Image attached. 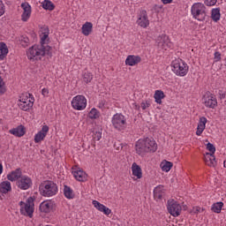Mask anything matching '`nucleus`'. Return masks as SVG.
Listing matches in <instances>:
<instances>
[{
	"instance_id": "nucleus-1",
	"label": "nucleus",
	"mask_w": 226,
	"mask_h": 226,
	"mask_svg": "<svg viewBox=\"0 0 226 226\" xmlns=\"http://www.w3.org/2000/svg\"><path fill=\"white\" fill-rule=\"evenodd\" d=\"M135 149L137 154L146 156L147 153H156L158 144H156L154 139L150 138L140 139L136 142Z\"/></svg>"
},
{
	"instance_id": "nucleus-29",
	"label": "nucleus",
	"mask_w": 226,
	"mask_h": 226,
	"mask_svg": "<svg viewBox=\"0 0 226 226\" xmlns=\"http://www.w3.org/2000/svg\"><path fill=\"white\" fill-rule=\"evenodd\" d=\"M164 190L163 185H158L154 189V197L156 200H160L163 197Z\"/></svg>"
},
{
	"instance_id": "nucleus-28",
	"label": "nucleus",
	"mask_w": 226,
	"mask_h": 226,
	"mask_svg": "<svg viewBox=\"0 0 226 226\" xmlns=\"http://www.w3.org/2000/svg\"><path fill=\"white\" fill-rule=\"evenodd\" d=\"M49 31L48 27H44L41 29V33L40 35L41 46L43 47V45H45V43H47V41H49Z\"/></svg>"
},
{
	"instance_id": "nucleus-13",
	"label": "nucleus",
	"mask_w": 226,
	"mask_h": 226,
	"mask_svg": "<svg viewBox=\"0 0 226 226\" xmlns=\"http://www.w3.org/2000/svg\"><path fill=\"white\" fill-rule=\"evenodd\" d=\"M50 131V127L47 124L41 125V129L34 134V143L35 144H40L41 142H43L45 140V138L47 135H49V132Z\"/></svg>"
},
{
	"instance_id": "nucleus-22",
	"label": "nucleus",
	"mask_w": 226,
	"mask_h": 226,
	"mask_svg": "<svg viewBox=\"0 0 226 226\" xmlns=\"http://www.w3.org/2000/svg\"><path fill=\"white\" fill-rule=\"evenodd\" d=\"M72 175L74 176L75 179H77V181L84 182L87 180V174L80 169H73Z\"/></svg>"
},
{
	"instance_id": "nucleus-12",
	"label": "nucleus",
	"mask_w": 226,
	"mask_h": 226,
	"mask_svg": "<svg viewBox=\"0 0 226 226\" xmlns=\"http://www.w3.org/2000/svg\"><path fill=\"white\" fill-rule=\"evenodd\" d=\"M202 103L207 109H216L218 107V100L211 93H207L203 95Z\"/></svg>"
},
{
	"instance_id": "nucleus-41",
	"label": "nucleus",
	"mask_w": 226,
	"mask_h": 226,
	"mask_svg": "<svg viewBox=\"0 0 226 226\" xmlns=\"http://www.w3.org/2000/svg\"><path fill=\"white\" fill-rule=\"evenodd\" d=\"M140 107L142 110H147V109H149V107H151V102H149V101H143L140 104Z\"/></svg>"
},
{
	"instance_id": "nucleus-16",
	"label": "nucleus",
	"mask_w": 226,
	"mask_h": 226,
	"mask_svg": "<svg viewBox=\"0 0 226 226\" xmlns=\"http://www.w3.org/2000/svg\"><path fill=\"white\" fill-rule=\"evenodd\" d=\"M21 8L23 10V13L21 15V20L23 22H27L29 19H31V4L29 3L25 2L21 4Z\"/></svg>"
},
{
	"instance_id": "nucleus-7",
	"label": "nucleus",
	"mask_w": 226,
	"mask_h": 226,
	"mask_svg": "<svg viewBox=\"0 0 226 226\" xmlns=\"http://www.w3.org/2000/svg\"><path fill=\"white\" fill-rule=\"evenodd\" d=\"M20 213L24 216H28V218H33L34 213V200L29 197L26 202L20 201Z\"/></svg>"
},
{
	"instance_id": "nucleus-43",
	"label": "nucleus",
	"mask_w": 226,
	"mask_h": 226,
	"mask_svg": "<svg viewBox=\"0 0 226 226\" xmlns=\"http://www.w3.org/2000/svg\"><path fill=\"white\" fill-rule=\"evenodd\" d=\"M20 41H21V45L23 47H26V45H27V43H29V38H27L26 36H21Z\"/></svg>"
},
{
	"instance_id": "nucleus-53",
	"label": "nucleus",
	"mask_w": 226,
	"mask_h": 226,
	"mask_svg": "<svg viewBox=\"0 0 226 226\" xmlns=\"http://www.w3.org/2000/svg\"><path fill=\"white\" fill-rule=\"evenodd\" d=\"M223 167L226 169V160L223 162Z\"/></svg>"
},
{
	"instance_id": "nucleus-14",
	"label": "nucleus",
	"mask_w": 226,
	"mask_h": 226,
	"mask_svg": "<svg viewBox=\"0 0 226 226\" xmlns=\"http://www.w3.org/2000/svg\"><path fill=\"white\" fill-rule=\"evenodd\" d=\"M16 185L19 190H29L33 186V180L28 176L24 175L17 181Z\"/></svg>"
},
{
	"instance_id": "nucleus-17",
	"label": "nucleus",
	"mask_w": 226,
	"mask_h": 226,
	"mask_svg": "<svg viewBox=\"0 0 226 226\" xmlns=\"http://www.w3.org/2000/svg\"><path fill=\"white\" fill-rule=\"evenodd\" d=\"M132 177L133 181H139L142 177V168L136 162H133L131 167Z\"/></svg>"
},
{
	"instance_id": "nucleus-44",
	"label": "nucleus",
	"mask_w": 226,
	"mask_h": 226,
	"mask_svg": "<svg viewBox=\"0 0 226 226\" xmlns=\"http://www.w3.org/2000/svg\"><path fill=\"white\" fill-rule=\"evenodd\" d=\"M218 0H205V4L207 6H215V4H216Z\"/></svg>"
},
{
	"instance_id": "nucleus-27",
	"label": "nucleus",
	"mask_w": 226,
	"mask_h": 226,
	"mask_svg": "<svg viewBox=\"0 0 226 226\" xmlns=\"http://www.w3.org/2000/svg\"><path fill=\"white\" fill-rule=\"evenodd\" d=\"M81 32L84 36H89L93 33V23L87 21L81 27Z\"/></svg>"
},
{
	"instance_id": "nucleus-25",
	"label": "nucleus",
	"mask_w": 226,
	"mask_h": 226,
	"mask_svg": "<svg viewBox=\"0 0 226 226\" xmlns=\"http://www.w3.org/2000/svg\"><path fill=\"white\" fill-rule=\"evenodd\" d=\"M9 133L14 135V137H24L26 135V128L23 125H19L9 131Z\"/></svg>"
},
{
	"instance_id": "nucleus-2",
	"label": "nucleus",
	"mask_w": 226,
	"mask_h": 226,
	"mask_svg": "<svg viewBox=\"0 0 226 226\" xmlns=\"http://www.w3.org/2000/svg\"><path fill=\"white\" fill-rule=\"evenodd\" d=\"M171 70L175 75H177V77H186V75H188L190 67L186 62L181 58H178L172 61Z\"/></svg>"
},
{
	"instance_id": "nucleus-24",
	"label": "nucleus",
	"mask_w": 226,
	"mask_h": 226,
	"mask_svg": "<svg viewBox=\"0 0 226 226\" xmlns=\"http://www.w3.org/2000/svg\"><path fill=\"white\" fill-rule=\"evenodd\" d=\"M11 192V182L4 180L0 183V193L1 195H6Z\"/></svg>"
},
{
	"instance_id": "nucleus-26",
	"label": "nucleus",
	"mask_w": 226,
	"mask_h": 226,
	"mask_svg": "<svg viewBox=\"0 0 226 226\" xmlns=\"http://www.w3.org/2000/svg\"><path fill=\"white\" fill-rule=\"evenodd\" d=\"M205 163L208 167H216V157L213 154L206 153L204 155Z\"/></svg>"
},
{
	"instance_id": "nucleus-31",
	"label": "nucleus",
	"mask_w": 226,
	"mask_h": 226,
	"mask_svg": "<svg viewBox=\"0 0 226 226\" xmlns=\"http://www.w3.org/2000/svg\"><path fill=\"white\" fill-rule=\"evenodd\" d=\"M211 19L214 22H218L222 19V13L220 8H214L211 11Z\"/></svg>"
},
{
	"instance_id": "nucleus-15",
	"label": "nucleus",
	"mask_w": 226,
	"mask_h": 226,
	"mask_svg": "<svg viewBox=\"0 0 226 226\" xmlns=\"http://www.w3.org/2000/svg\"><path fill=\"white\" fill-rule=\"evenodd\" d=\"M137 24L138 26H139L140 27H143L144 29L149 26V18L147 17V11H141L139 12Z\"/></svg>"
},
{
	"instance_id": "nucleus-9",
	"label": "nucleus",
	"mask_w": 226,
	"mask_h": 226,
	"mask_svg": "<svg viewBox=\"0 0 226 226\" xmlns=\"http://www.w3.org/2000/svg\"><path fill=\"white\" fill-rule=\"evenodd\" d=\"M156 44L160 50H169V49H174V43L170 41V39L167 34H161L156 39Z\"/></svg>"
},
{
	"instance_id": "nucleus-45",
	"label": "nucleus",
	"mask_w": 226,
	"mask_h": 226,
	"mask_svg": "<svg viewBox=\"0 0 226 226\" xmlns=\"http://www.w3.org/2000/svg\"><path fill=\"white\" fill-rule=\"evenodd\" d=\"M214 59H215V63H218V61L222 60V54L220 52L216 51L214 54Z\"/></svg>"
},
{
	"instance_id": "nucleus-49",
	"label": "nucleus",
	"mask_w": 226,
	"mask_h": 226,
	"mask_svg": "<svg viewBox=\"0 0 226 226\" xmlns=\"http://www.w3.org/2000/svg\"><path fill=\"white\" fill-rule=\"evenodd\" d=\"M98 108L105 109V101L102 100V101L99 102Z\"/></svg>"
},
{
	"instance_id": "nucleus-21",
	"label": "nucleus",
	"mask_w": 226,
	"mask_h": 226,
	"mask_svg": "<svg viewBox=\"0 0 226 226\" xmlns=\"http://www.w3.org/2000/svg\"><path fill=\"white\" fill-rule=\"evenodd\" d=\"M20 177H22V170H20L19 168L11 171L7 175L8 181H11V183L19 181Z\"/></svg>"
},
{
	"instance_id": "nucleus-30",
	"label": "nucleus",
	"mask_w": 226,
	"mask_h": 226,
	"mask_svg": "<svg viewBox=\"0 0 226 226\" xmlns=\"http://www.w3.org/2000/svg\"><path fill=\"white\" fill-rule=\"evenodd\" d=\"M8 46L4 42H0V61H4V59L8 56Z\"/></svg>"
},
{
	"instance_id": "nucleus-47",
	"label": "nucleus",
	"mask_w": 226,
	"mask_h": 226,
	"mask_svg": "<svg viewBox=\"0 0 226 226\" xmlns=\"http://www.w3.org/2000/svg\"><path fill=\"white\" fill-rule=\"evenodd\" d=\"M132 109H134V110H140V106L139 104H137V102H133L132 104Z\"/></svg>"
},
{
	"instance_id": "nucleus-32",
	"label": "nucleus",
	"mask_w": 226,
	"mask_h": 226,
	"mask_svg": "<svg viewBox=\"0 0 226 226\" xmlns=\"http://www.w3.org/2000/svg\"><path fill=\"white\" fill-rule=\"evenodd\" d=\"M154 98L155 100V102H157L159 105H162V100L165 98V94L162 90H156L154 92Z\"/></svg>"
},
{
	"instance_id": "nucleus-5",
	"label": "nucleus",
	"mask_w": 226,
	"mask_h": 226,
	"mask_svg": "<svg viewBox=\"0 0 226 226\" xmlns=\"http://www.w3.org/2000/svg\"><path fill=\"white\" fill-rule=\"evenodd\" d=\"M33 105H34V96H33L32 94L26 93L19 96L18 107L20 109V110L27 112V110L33 109Z\"/></svg>"
},
{
	"instance_id": "nucleus-42",
	"label": "nucleus",
	"mask_w": 226,
	"mask_h": 226,
	"mask_svg": "<svg viewBox=\"0 0 226 226\" xmlns=\"http://www.w3.org/2000/svg\"><path fill=\"white\" fill-rule=\"evenodd\" d=\"M94 140H101L102 139V131H96L94 133V137H93Z\"/></svg>"
},
{
	"instance_id": "nucleus-34",
	"label": "nucleus",
	"mask_w": 226,
	"mask_h": 226,
	"mask_svg": "<svg viewBox=\"0 0 226 226\" xmlns=\"http://www.w3.org/2000/svg\"><path fill=\"white\" fill-rule=\"evenodd\" d=\"M172 162L169 161H163L161 162V169L163 172H170V169H172Z\"/></svg>"
},
{
	"instance_id": "nucleus-35",
	"label": "nucleus",
	"mask_w": 226,
	"mask_h": 226,
	"mask_svg": "<svg viewBox=\"0 0 226 226\" xmlns=\"http://www.w3.org/2000/svg\"><path fill=\"white\" fill-rule=\"evenodd\" d=\"M223 207V202H216L212 205V211L214 213H222V208Z\"/></svg>"
},
{
	"instance_id": "nucleus-23",
	"label": "nucleus",
	"mask_w": 226,
	"mask_h": 226,
	"mask_svg": "<svg viewBox=\"0 0 226 226\" xmlns=\"http://www.w3.org/2000/svg\"><path fill=\"white\" fill-rule=\"evenodd\" d=\"M207 124V118H206V117H201L198 123L197 131H196V135L198 137H200L202 135L204 130H206Z\"/></svg>"
},
{
	"instance_id": "nucleus-38",
	"label": "nucleus",
	"mask_w": 226,
	"mask_h": 226,
	"mask_svg": "<svg viewBox=\"0 0 226 226\" xmlns=\"http://www.w3.org/2000/svg\"><path fill=\"white\" fill-rule=\"evenodd\" d=\"M83 80L87 84H89L93 80V74L91 72H85L83 75Z\"/></svg>"
},
{
	"instance_id": "nucleus-36",
	"label": "nucleus",
	"mask_w": 226,
	"mask_h": 226,
	"mask_svg": "<svg viewBox=\"0 0 226 226\" xmlns=\"http://www.w3.org/2000/svg\"><path fill=\"white\" fill-rule=\"evenodd\" d=\"M41 6L44 10H49V11H52V10H54V4H52L50 0H44L41 3Z\"/></svg>"
},
{
	"instance_id": "nucleus-39",
	"label": "nucleus",
	"mask_w": 226,
	"mask_h": 226,
	"mask_svg": "<svg viewBox=\"0 0 226 226\" xmlns=\"http://www.w3.org/2000/svg\"><path fill=\"white\" fill-rule=\"evenodd\" d=\"M207 149L209 151V154H215V153H216V147H215V145L212 143L207 144Z\"/></svg>"
},
{
	"instance_id": "nucleus-8",
	"label": "nucleus",
	"mask_w": 226,
	"mask_h": 226,
	"mask_svg": "<svg viewBox=\"0 0 226 226\" xmlns=\"http://www.w3.org/2000/svg\"><path fill=\"white\" fill-rule=\"evenodd\" d=\"M71 105L74 110H85L87 107V99L84 95L78 94L72 98Z\"/></svg>"
},
{
	"instance_id": "nucleus-18",
	"label": "nucleus",
	"mask_w": 226,
	"mask_h": 226,
	"mask_svg": "<svg viewBox=\"0 0 226 226\" xmlns=\"http://www.w3.org/2000/svg\"><path fill=\"white\" fill-rule=\"evenodd\" d=\"M92 204L94 207L97 209V211H100V213H103V215H106L107 216H109V215L112 213V210H110V208L105 207V205L100 203L98 200H93Z\"/></svg>"
},
{
	"instance_id": "nucleus-52",
	"label": "nucleus",
	"mask_w": 226,
	"mask_h": 226,
	"mask_svg": "<svg viewBox=\"0 0 226 226\" xmlns=\"http://www.w3.org/2000/svg\"><path fill=\"white\" fill-rule=\"evenodd\" d=\"M219 94H220V98H221V99L226 98V92H224V93L220 92Z\"/></svg>"
},
{
	"instance_id": "nucleus-50",
	"label": "nucleus",
	"mask_w": 226,
	"mask_h": 226,
	"mask_svg": "<svg viewBox=\"0 0 226 226\" xmlns=\"http://www.w3.org/2000/svg\"><path fill=\"white\" fill-rule=\"evenodd\" d=\"M201 209L202 208H200V207H193L192 212L193 213H200Z\"/></svg>"
},
{
	"instance_id": "nucleus-3",
	"label": "nucleus",
	"mask_w": 226,
	"mask_h": 226,
	"mask_svg": "<svg viewBox=\"0 0 226 226\" xmlns=\"http://www.w3.org/2000/svg\"><path fill=\"white\" fill-rule=\"evenodd\" d=\"M39 192L42 197H54L57 194V185L52 181H44L39 186Z\"/></svg>"
},
{
	"instance_id": "nucleus-4",
	"label": "nucleus",
	"mask_w": 226,
	"mask_h": 226,
	"mask_svg": "<svg viewBox=\"0 0 226 226\" xmlns=\"http://www.w3.org/2000/svg\"><path fill=\"white\" fill-rule=\"evenodd\" d=\"M191 13L192 18L199 22H204L206 17H207V12H206V5L202 3H195L191 7Z\"/></svg>"
},
{
	"instance_id": "nucleus-40",
	"label": "nucleus",
	"mask_w": 226,
	"mask_h": 226,
	"mask_svg": "<svg viewBox=\"0 0 226 226\" xmlns=\"http://www.w3.org/2000/svg\"><path fill=\"white\" fill-rule=\"evenodd\" d=\"M6 93V86H4V81L0 76V94H4Z\"/></svg>"
},
{
	"instance_id": "nucleus-37",
	"label": "nucleus",
	"mask_w": 226,
	"mask_h": 226,
	"mask_svg": "<svg viewBox=\"0 0 226 226\" xmlns=\"http://www.w3.org/2000/svg\"><path fill=\"white\" fill-rule=\"evenodd\" d=\"M64 197H66V199H73V196H74L73 191L69 186L65 185L64 187Z\"/></svg>"
},
{
	"instance_id": "nucleus-33",
	"label": "nucleus",
	"mask_w": 226,
	"mask_h": 226,
	"mask_svg": "<svg viewBox=\"0 0 226 226\" xmlns=\"http://www.w3.org/2000/svg\"><path fill=\"white\" fill-rule=\"evenodd\" d=\"M100 111L96 109V108H93L87 115V117H89V119H99L100 118Z\"/></svg>"
},
{
	"instance_id": "nucleus-6",
	"label": "nucleus",
	"mask_w": 226,
	"mask_h": 226,
	"mask_svg": "<svg viewBox=\"0 0 226 226\" xmlns=\"http://www.w3.org/2000/svg\"><path fill=\"white\" fill-rule=\"evenodd\" d=\"M45 56V48L41 45H34L26 50V57L29 61H40Z\"/></svg>"
},
{
	"instance_id": "nucleus-10",
	"label": "nucleus",
	"mask_w": 226,
	"mask_h": 226,
	"mask_svg": "<svg viewBox=\"0 0 226 226\" xmlns=\"http://www.w3.org/2000/svg\"><path fill=\"white\" fill-rule=\"evenodd\" d=\"M111 123L119 132H123L126 128V117L121 113H117L112 117Z\"/></svg>"
},
{
	"instance_id": "nucleus-20",
	"label": "nucleus",
	"mask_w": 226,
	"mask_h": 226,
	"mask_svg": "<svg viewBox=\"0 0 226 226\" xmlns=\"http://www.w3.org/2000/svg\"><path fill=\"white\" fill-rule=\"evenodd\" d=\"M142 61L139 56L129 55L125 59L126 66H137Z\"/></svg>"
},
{
	"instance_id": "nucleus-48",
	"label": "nucleus",
	"mask_w": 226,
	"mask_h": 226,
	"mask_svg": "<svg viewBox=\"0 0 226 226\" xmlns=\"http://www.w3.org/2000/svg\"><path fill=\"white\" fill-rule=\"evenodd\" d=\"M41 94L44 96H49V88H42Z\"/></svg>"
},
{
	"instance_id": "nucleus-19",
	"label": "nucleus",
	"mask_w": 226,
	"mask_h": 226,
	"mask_svg": "<svg viewBox=\"0 0 226 226\" xmlns=\"http://www.w3.org/2000/svg\"><path fill=\"white\" fill-rule=\"evenodd\" d=\"M39 209L41 213L49 214L54 209V203L52 200H44L40 204Z\"/></svg>"
},
{
	"instance_id": "nucleus-46",
	"label": "nucleus",
	"mask_w": 226,
	"mask_h": 226,
	"mask_svg": "<svg viewBox=\"0 0 226 226\" xmlns=\"http://www.w3.org/2000/svg\"><path fill=\"white\" fill-rule=\"evenodd\" d=\"M4 4L0 0V17H3L4 15Z\"/></svg>"
},
{
	"instance_id": "nucleus-51",
	"label": "nucleus",
	"mask_w": 226,
	"mask_h": 226,
	"mask_svg": "<svg viewBox=\"0 0 226 226\" xmlns=\"http://www.w3.org/2000/svg\"><path fill=\"white\" fill-rule=\"evenodd\" d=\"M163 4H170L173 0H161Z\"/></svg>"
},
{
	"instance_id": "nucleus-11",
	"label": "nucleus",
	"mask_w": 226,
	"mask_h": 226,
	"mask_svg": "<svg viewBox=\"0 0 226 226\" xmlns=\"http://www.w3.org/2000/svg\"><path fill=\"white\" fill-rule=\"evenodd\" d=\"M167 207L170 215L174 218H177L181 215V211H183V207L176 200H169Z\"/></svg>"
}]
</instances>
